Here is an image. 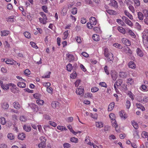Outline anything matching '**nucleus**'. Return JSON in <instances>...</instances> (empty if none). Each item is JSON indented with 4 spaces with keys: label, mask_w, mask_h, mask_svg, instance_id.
Listing matches in <instances>:
<instances>
[{
    "label": "nucleus",
    "mask_w": 148,
    "mask_h": 148,
    "mask_svg": "<svg viewBox=\"0 0 148 148\" xmlns=\"http://www.w3.org/2000/svg\"><path fill=\"white\" fill-rule=\"evenodd\" d=\"M104 54L105 57L108 58L107 60L109 62H113L114 59L113 54L108 51V48H105L104 49Z\"/></svg>",
    "instance_id": "nucleus-1"
},
{
    "label": "nucleus",
    "mask_w": 148,
    "mask_h": 148,
    "mask_svg": "<svg viewBox=\"0 0 148 148\" xmlns=\"http://www.w3.org/2000/svg\"><path fill=\"white\" fill-rule=\"evenodd\" d=\"M90 23H88L87 24V26L88 28H90L89 25L92 27V25H95L97 23V20L96 18L94 17H91L89 19Z\"/></svg>",
    "instance_id": "nucleus-2"
},
{
    "label": "nucleus",
    "mask_w": 148,
    "mask_h": 148,
    "mask_svg": "<svg viewBox=\"0 0 148 148\" xmlns=\"http://www.w3.org/2000/svg\"><path fill=\"white\" fill-rule=\"evenodd\" d=\"M84 89L82 86H80L79 88H77L76 90V93L79 95L83 96L84 94Z\"/></svg>",
    "instance_id": "nucleus-3"
},
{
    "label": "nucleus",
    "mask_w": 148,
    "mask_h": 148,
    "mask_svg": "<svg viewBox=\"0 0 148 148\" xmlns=\"http://www.w3.org/2000/svg\"><path fill=\"white\" fill-rule=\"evenodd\" d=\"M66 67L67 71H71L72 69H73L74 70H75L77 68V67L76 64H75L73 65V66L71 64L69 63L66 66Z\"/></svg>",
    "instance_id": "nucleus-4"
},
{
    "label": "nucleus",
    "mask_w": 148,
    "mask_h": 148,
    "mask_svg": "<svg viewBox=\"0 0 148 148\" xmlns=\"http://www.w3.org/2000/svg\"><path fill=\"white\" fill-rule=\"evenodd\" d=\"M9 104L7 102H4L1 103L2 108L4 110H7L9 107Z\"/></svg>",
    "instance_id": "nucleus-5"
},
{
    "label": "nucleus",
    "mask_w": 148,
    "mask_h": 148,
    "mask_svg": "<svg viewBox=\"0 0 148 148\" xmlns=\"http://www.w3.org/2000/svg\"><path fill=\"white\" fill-rule=\"evenodd\" d=\"M110 74L113 79L115 80L117 77V75L116 72L114 70H112L110 72Z\"/></svg>",
    "instance_id": "nucleus-6"
},
{
    "label": "nucleus",
    "mask_w": 148,
    "mask_h": 148,
    "mask_svg": "<svg viewBox=\"0 0 148 148\" xmlns=\"http://www.w3.org/2000/svg\"><path fill=\"white\" fill-rule=\"evenodd\" d=\"M122 42L127 46H130L131 45L130 41L127 39L125 38H123L121 40Z\"/></svg>",
    "instance_id": "nucleus-7"
},
{
    "label": "nucleus",
    "mask_w": 148,
    "mask_h": 148,
    "mask_svg": "<svg viewBox=\"0 0 148 148\" xmlns=\"http://www.w3.org/2000/svg\"><path fill=\"white\" fill-rule=\"evenodd\" d=\"M109 5L115 7H117L118 6L117 2L114 0H111L110 3H109Z\"/></svg>",
    "instance_id": "nucleus-8"
},
{
    "label": "nucleus",
    "mask_w": 148,
    "mask_h": 148,
    "mask_svg": "<svg viewBox=\"0 0 148 148\" xmlns=\"http://www.w3.org/2000/svg\"><path fill=\"white\" fill-rule=\"evenodd\" d=\"M18 138L21 140H23L25 137V134L23 133H19L18 135Z\"/></svg>",
    "instance_id": "nucleus-9"
},
{
    "label": "nucleus",
    "mask_w": 148,
    "mask_h": 148,
    "mask_svg": "<svg viewBox=\"0 0 148 148\" xmlns=\"http://www.w3.org/2000/svg\"><path fill=\"white\" fill-rule=\"evenodd\" d=\"M136 53L137 55L140 57H142L143 55V53L142 51L139 48L136 49Z\"/></svg>",
    "instance_id": "nucleus-10"
},
{
    "label": "nucleus",
    "mask_w": 148,
    "mask_h": 148,
    "mask_svg": "<svg viewBox=\"0 0 148 148\" xmlns=\"http://www.w3.org/2000/svg\"><path fill=\"white\" fill-rule=\"evenodd\" d=\"M5 62L7 64L12 65L13 64H15L16 62L14 60H11L8 59L5 61Z\"/></svg>",
    "instance_id": "nucleus-11"
},
{
    "label": "nucleus",
    "mask_w": 148,
    "mask_h": 148,
    "mask_svg": "<svg viewBox=\"0 0 148 148\" xmlns=\"http://www.w3.org/2000/svg\"><path fill=\"white\" fill-rule=\"evenodd\" d=\"M128 66L130 68L134 69L135 68L136 65L133 62L130 61L129 62Z\"/></svg>",
    "instance_id": "nucleus-12"
},
{
    "label": "nucleus",
    "mask_w": 148,
    "mask_h": 148,
    "mask_svg": "<svg viewBox=\"0 0 148 148\" xmlns=\"http://www.w3.org/2000/svg\"><path fill=\"white\" fill-rule=\"evenodd\" d=\"M59 103L58 101H53L51 103L52 107L54 108H56L59 106Z\"/></svg>",
    "instance_id": "nucleus-13"
},
{
    "label": "nucleus",
    "mask_w": 148,
    "mask_h": 148,
    "mask_svg": "<svg viewBox=\"0 0 148 148\" xmlns=\"http://www.w3.org/2000/svg\"><path fill=\"white\" fill-rule=\"evenodd\" d=\"M124 13L131 20L133 19L132 15L129 12H128L126 10H125L124 11Z\"/></svg>",
    "instance_id": "nucleus-14"
},
{
    "label": "nucleus",
    "mask_w": 148,
    "mask_h": 148,
    "mask_svg": "<svg viewBox=\"0 0 148 148\" xmlns=\"http://www.w3.org/2000/svg\"><path fill=\"white\" fill-rule=\"evenodd\" d=\"M115 105L114 102L110 103L108 106V111H111L113 109Z\"/></svg>",
    "instance_id": "nucleus-15"
},
{
    "label": "nucleus",
    "mask_w": 148,
    "mask_h": 148,
    "mask_svg": "<svg viewBox=\"0 0 148 148\" xmlns=\"http://www.w3.org/2000/svg\"><path fill=\"white\" fill-rule=\"evenodd\" d=\"M125 22L129 26L132 27L133 26V23L132 22L127 18L125 21Z\"/></svg>",
    "instance_id": "nucleus-16"
},
{
    "label": "nucleus",
    "mask_w": 148,
    "mask_h": 148,
    "mask_svg": "<svg viewBox=\"0 0 148 148\" xmlns=\"http://www.w3.org/2000/svg\"><path fill=\"white\" fill-rule=\"evenodd\" d=\"M66 56L70 60L69 62L73 61L74 60V58L72 54H66Z\"/></svg>",
    "instance_id": "nucleus-17"
},
{
    "label": "nucleus",
    "mask_w": 148,
    "mask_h": 148,
    "mask_svg": "<svg viewBox=\"0 0 148 148\" xmlns=\"http://www.w3.org/2000/svg\"><path fill=\"white\" fill-rule=\"evenodd\" d=\"M18 86L21 88H24L26 87V84L24 82H19L17 84Z\"/></svg>",
    "instance_id": "nucleus-18"
},
{
    "label": "nucleus",
    "mask_w": 148,
    "mask_h": 148,
    "mask_svg": "<svg viewBox=\"0 0 148 148\" xmlns=\"http://www.w3.org/2000/svg\"><path fill=\"white\" fill-rule=\"evenodd\" d=\"M118 29L120 32L123 34H125L126 33L125 30L122 27H118Z\"/></svg>",
    "instance_id": "nucleus-19"
},
{
    "label": "nucleus",
    "mask_w": 148,
    "mask_h": 148,
    "mask_svg": "<svg viewBox=\"0 0 148 148\" xmlns=\"http://www.w3.org/2000/svg\"><path fill=\"white\" fill-rule=\"evenodd\" d=\"M132 125L135 129H137L138 128V124L134 121H131Z\"/></svg>",
    "instance_id": "nucleus-20"
},
{
    "label": "nucleus",
    "mask_w": 148,
    "mask_h": 148,
    "mask_svg": "<svg viewBox=\"0 0 148 148\" xmlns=\"http://www.w3.org/2000/svg\"><path fill=\"white\" fill-rule=\"evenodd\" d=\"M92 38L94 40L96 41H99V35L97 34H94L93 35Z\"/></svg>",
    "instance_id": "nucleus-21"
},
{
    "label": "nucleus",
    "mask_w": 148,
    "mask_h": 148,
    "mask_svg": "<svg viewBox=\"0 0 148 148\" xmlns=\"http://www.w3.org/2000/svg\"><path fill=\"white\" fill-rule=\"evenodd\" d=\"M136 106L138 108H140L142 110V111H144L145 109L144 107L140 103H136Z\"/></svg>",
    "instance_id": "nucleus-22"
},
{
    "label": "nucleus",
    "mask_w": 148,
    "mask_h": 148,
    "mask_svg": "<svg viewBox=\"0 0 148 148\" xmlns=\"http://www.w3.org/2000/svg\"><path fill=\"white\" fill-rule=\"evenodd\" d=\"M30 107L32 109L33 111H35L38 109L37 106L34 103H32L30 104Z\"/></svg>",
    "instance_id": "nucleus-23"
},
{
    "label": "nucleus",
    "mask_w": 148,
    "mask_h": 148,
    "mask_svg": "<svg viewBox=\"0 0 148 148\" xmlns=\"http://www.w3.org/2000/svg\"><path fill=\"white\" fill-rule=\"evenodd\" d=\"M78 139L77 138L74 137H71L70 138V141L73 143H77L78 142Z\"/></svg>",
    "instance_id": "nucleus-24"
},
{
    "label": "nucleus",
    "mask_w": 148,
    "mask_h": 148,
    "mask_svg": "<svg viewBox=\"0 0 148 148\" xmlns=\"http://www.w3.org/2000/svg\"><path fill=\"white\" fill-rule=\"evenodd\" d=\"M2 36H5L8 35L9 33V31H8L4 30L1 31Z\"/></svg>",
    "instance_id": "nucleus-25"
},
{
    "label": "nucleus",
    "mask_w": 148,
    "mask_h": 148,
    "mask_svg": "<svg viewBox=\"0 0 148 148\" xmlns=\"http://www.w3.org/2000/svg\"><path fill=\"white\" fill-rule=\"evenodd\" d=\"M138 15L139 19L142 20L143 18V15L141 12H138Z\"/></svg>",
    "instance_id": "nucleus-26"
},
{
    "label": "nucleus",
    "mask_w": 148,
    "mask_h": 148,
    "mask_svg": "<svg viewBox=\"0 0 148 148\" xmlns=\"http://www.w3.org/2000/svg\"><path fill=\"white\" fill-rule=\"evenodd\" d=\"M67 128L69 129L70 131L72 133H73V134L75 135H76L77 134V132H75L73 130L72 128V127L71 125H69L67 126Z\"/></svg>",
    "instance_id": "nucleus-27"
},
{
    "label": "nucleus",
    "mask_w": 148,
    "mask_h": 148,
    "mask_svg": "<svg viewBox=\"0 0 148 148\" xmlns=\"http://www.w3.org/2000/svg\"><path fill=\"white\" fill-rule=\"evenodd\" d=\"M77 73L76 71H74L73 73L70 74V77L72 79L75 78L77 76Z\"/></svg>",
    "instance_id": "nucleus-28"
},
{
    "label": "nucleus",
    "mask_w": 148,
    "mask_h": 148,
    "mask_svg": "<svg viewBox=\"0 0 148 148\" xmlns=\"http://www.w3.org/2000/svg\"><path fill=\"white\" fill-rule=\"evenodd\" d=\"M96 125L97 127L101 128L103 126V124L101 122H96Z\"/></svg>",
    "instance_id": "nucleus-29"
},
{
    "label": "nucleus",
    "mask_w": 148,
    "mask_h": 148,
    "mask_svg": "<svg viewBox=\"0 0 148 148\" xmlns=\"http://www.w3.org/2000/svg\"><path fill=\"white\" fill-rule=\"evenodd\" d=\"M119 76L123 78H124L126 77L127 75L125 72H120V73Z\"/></svg>",
    "instance_id": "nucleus-30"
},
{
    "label": "nucleus",
    "mask_w": 148,
    "mask_h": 148,
    "mask_svg": "<svg viewBox=\"0 0 148 148\" xmlns=\"http://www.w3.org/2000/svg\"><path fill=\"white\" fill-rule=\"evenodd\" d=\"M0 122L3 125H5L6 122L5 118L2 117L0 118Z\"/></svg>",
    "instance_id": "nucleus-31"
},
{
    "label": "nucleus",
    "mask_w": 148,
    "mask_h": 148,
    "mask_svg": "<svg viewBox=\"0 0 148 148\" xmlns=\"http://www.w3.org/2000/svg\"><path fill=\"white\" fill-rule=\"evenodd\" d=\"M14 107L15 108L18 109L20 108V105L18 104V102H15L14 103Z\"/></svg>",
    "instance_id": "nucleus-32"
},
{
    "label": "nucleus",
    "mask_w": 148,
    "mask_h": 148,
    "mask_svg": "<svg viewBox=\"0 0 148 148\" xmlns=\"http://www.w3.org/2000/svg\"><path fill=\"white\" fill-rule=\"evenodd\" d=\"M115 82L117 86H120L123 83V80L122 79H119Z\"/></svg>",
    "instance_id": "nucleus-33"
},
{
    "label": "nucleus",
    "mask_w": 148,
    "mask_h": 148,
    "mask_svg": "<svg viewBox=\"0 0 148 148\" xmlns=\"http://www.w3.org/2000/svg\"><path fill=\"white\" fill-rule=\"evenodd\" d=\"M113 46L116 47L120 49H121L122 48V47L121 45L118 43H115L113 44Z\"/></svg>",
    "instance_id": "nucleus-34"
},
{
    "label": "nucleus",
    "mask_w": 148,
    "mask_h": 148,
    "mask_svg": "<svg viewBox=\"0 0 148 148\" xmlns=\"http://www.w3.org/2000/svg\"><path fill=\"white\" fill-rule=\"evenodd\" d=\"M24 34L27 38H31V34L29 32H25L24 33Z\"/></svg>",
    "instance_id": "nucleus-35"
},
{
    "label": "nucleus",
    "mask_w": 148,
    "mask_h": 148,
    "mask_svg": "<svg viewBox=\"0 0 148 148\" xmlns=\"http://www.w3.org/2000/svg\"><path fill=\"white\" fill-rule=\"evenodd\" d=\"M8 138L10 140H13L14 138V136L13 134L9 133L7 136Z\"/></svg>",
    "instance_id": "nucleus-36"
},
{
    "label": "nucleus",
    "mask_w": 148,
    "mask_h": 148,
    "mask_svg": "<svg viewBox=\"0 0 148 148\" xmlns=\"http://www.w3.org/2000/svg\"><path fill=\"white\" fill-rule=\"evenodd\" d=\"M1 87V88L4 90H7L9 89V87H8V84L6 85L4 84L2 85Z\"/></svg>",
    "instance_id": "nucleus-37"
},
{
    "label": "nucleus",
    "mask_w": 148,
    "mask_h": 148,
    "mask_svg": "<svg viewBox=\"0 0 148 148\" xmlns=\"http://www.w3.org/2000/svg\"><path fill=\"white\" fill-rule=\"evenodd\" d=\"M116 22L118 23H120L122 26H124L125 25V24L124 23L121 19H117L116 20Z\"/></svg>",
    "instance_id": "nucleus-38"
},
{
    "label": "nucleus",
    "mask_w": 148,
    "mask_h": 148,
    "mask_svg": "<svg viewBox=\"0 0 148 148\" xmlns=\"http://www.w3.org/2000/svg\"><path fill=\"white\" fill-rule=\"evenodd\" d=\"M109 116L110 118L112 120L114 121V120H115L114 118H115V115L114 113H111L110 114Z\"/></svg>",
    "instance_id": "nucleus-39"
},
{
    "label": "nucleus",
    "mask_w": 148,
    "mask_h": 148,
    "mask_svg": "<svg viewBox=\"0 0 148 148\" xmlns=\"http://www.w3.org/2000/svg\"><path fill=\"white\" fill-rule=\"evenodd\" d=\"M23 128L24 130L26 131V132H29L31 130V128L30 126L26 127V126L25 125H24L23 126Z\"/></svg>",
    "instance_id": "nucleus-40"
},
{
    "label": "nucleus",
    "mask_w": 148,
    "mask_h": 148,
    "mask_svg": "<svg viewBox=\"0 0 148 148\" xmlns=\"http://www.w3.org/2000/svg\"><path fill=\"white\" fill-rule=\"evenodd\" d=\"M114 121L112 123V125L113 127H115L116 130V131L118 132L117 130L116 129V128L117 127H118V125L117 124V123L116 122V120H114Z\"/></svg>",
    "instance_id": "nucleus-41"
},
{
    "label": "nucleus",
    "mask_w": 148,
    "mask_h": 148,
    "mask_svg": "<svg viewBox=\"0 0 148 148\" xmlns=\"http://www.w3.org/2000/svg\"><path fill=\"white\" fill-rule=\"evenodd\" d=\"M106 11L108 13V14L110 15H113L114 14V13L115 12V11L112 10H106Z\"/></svg>",
    "instance_id": "nucleus-42"
},
{
    "label": "nucleus",
    "mask_w": 148,
    "mask_h": 148,
    "mask_svg": "<svg viewBox=\"0 0 148 148\" xmlns=\"http://www.w3.org/2000/svg\"><path fill=\"white\" fill-rule=\"evenodd\" d=\"M40 14L43 18L44 20H47V19L46 14L43 12H41L40 13Z\"/></svg>",
    "instance_id": "nucleus-43"
},
{
    "label": "nucleus",
    "mask_w": 148,
    "mask_h": 148,
    "mask_svg": "<svg viewBox=\"0 0 148 148\" xmlns=\"http://www.w3.org/2000/svg\"><path fill=\"white\" fill-rule=\"evenodd\" d=\"M20 119L21 121L24 122H25L27 120L26 117L25 116H21L20 118Z\"/></svg>",
    "instance_id": "nucleus-44"
},
{
    "label": "nucleus",
    "mask_w": 148,
    "mask_h": 148,
    "mask_svg": "<svg viewBox=\"0 0 148 148\" xmlns=\"http://www.w3.org/2000/svg\"><path fill=\"white\" fill-rule=\"evenodd\" d=\"M42 9L43 10L45 13L47 12V7L46 5H43L42 6Z\"/></svg>",
    "instance_id": "nucleus-45"
},
{
    "label": "nucleus",
    "mask_w": 148,
    "mask_h": 148,
    "mask_svg": "<svg viewBox=\"0 0 148 148\" xmlns=\"http://www.w3.org/2000/svg\"><path fill=\"white\" fill-rule=\"evenodd\" d=\"M128 33L129 34L132 36L133 37V38H135L136 36V35L134 33L132 32V30H129L128 31Z\"/></svg>",
    "instance_id": "nucleus-46"
},
{
    "label": "nucleus",
    "mask_w": 148,
    "mask_h": 148,
    "mask_svg": "<svg viewBox=\"0 0 148 148\" xmlns=\"http://www.w3.org/2000/svg\"><path fill=\"white\" fill-rule=\"evenodd\" d=\"M131 106V103L130 101L129 100H127L126 102V108L127 109H129Z\"/></svg>",
    "instance_id": "nucleus-47"
},
{
    "label": "nucleus",
    "mask_w": 148,
    "mask_h": 148,
    "mask_svg": "<svg viewBox=\"0 0 148 148\" xmlns=\"http://www.w3.org/2000/svg\"><path fill=\"white\" fill-rule=\"evenodd\" d=\"M64 36L63 37V38L65 40L67 38V37L68 36V31L67 30L65 32H64Z\"/></svg>",
    "instance_id": "nucleus-48"
},
{
    "label": "nucleus",
    "mask_w": 148,
    "mask_h": 148,
    "mask_svg": "<svg viewBox=\"0 0 148 148\" xmlns=\"http://www.w3.org/2000/svg\"><path fill=\"white\" fill-rule=\"evenodd\" d=\"M77 11V9L76 8H73L72 10V13L73 14H76Z\"/></svg>",
    "instance_id": "nucleus-49"
},
{
    "label": "nucleus",
    "mask_w": 148,
    "mask_h": 148,
    "mask_svg": "<svg viewBox=\"0 0 148 148\" xmlns=\"http://www.w3.org/2000/svg\"><path fill=\"white\" fill-rule=\"evenodd\" d=\"M99 90V89L96 87L93 88L91 89V91L92 92H96Z\"/></svg>",
    "instance_id": "nucleus-50"
},
{
    "label": "nucleus",
    "mask_w": 148,
    "mask_h": 148,
    "mask_svg": "<svg viewBox=\"0 0 148 148\" xmlns=\"http://www.w3.org/2000/svg\"><path fill=\"white\" fill-rule=\"evenodd\" d=\"M36 103L39 105H42L44 103V101L43 100H37Z\"/></svg>",
    "instance_id": "nucleus-51"
},
{
    "label": "nucleus",
    "mask_w": 148,
    "mask_h": 148,
    "mask_svg": "<svg viewBox=\"0 0 148 148\" xmlns=\"http://www.w3.org/2000/svg\"><path fill=\"white\" fill-rule=\"evenodd\" d=\"M63 146L64 148H68L71 147V145L68 143H66L63 145Z\"/></svg>",
    "instance_id": "nucleus-52"
},
{
    "label": "nucleus",
    "mask_w": 148,
    "mask_h": 148,
    "mask_svg": "<svg viewBox=\"0 0 148 148\" xmlns=\"http://www.w3.org/2000/svg\"><path fill=\"white\" fill-rule=\"evenodd\" d=\"M143 13L144 14V16L146 17L148 16V11L147 10L145 9L143 10Z\"/></svg>",
    "instance_id": "nucleus-53"
},
{
    "label": "nucleus",
    "mask_w": 148,
    "mask_h": 148,
    "mask_svg": "<svg viewBox=\"0 0 148 148\" xmlns=\"http://www.w3.org/2000/svg\"><path fill=\"white\" fill-rule=\"evenodd\" d=\"M24 73L26 75H27L30 74L31 72L29 69H27L25 70Z\"/></svg>",
    "instance_id": "nucleus-54"
},
{
    "label": "nucleus",
    "mask_w": 148,
    "mask_h": 148,
    "mask_svg": "<svg viewBox=\"0 0 148 148\" xmlns=\"http://www.w3.org/2000/svg\"><path fill=\"white\" fill-rule=\"evenodd\" d=\"M129 8L130 9V10L132 12H134V11H135L134 9V7H133V6L132 5H129Z\"/></svg>",
    "instance_id": "nucleus-55"
},
{
    "label": "nucleus",
    "mask_w": 148,
    "mask_h": 148,
    "mask_svg": "<svg viewBox=\"0 0 148 148\" xmlns=\"http://www.w3.org/2000/svg\"><path fill=\"white\" fill-rule=\"evenodd\" d=\"M30 44L32 45V47H33L35 48H38V47L36 45V44H35V43L34 42H30Z\"/></svg>",
    "instance_id": "nucleus-56"
},
{
    "label": "nucleus",
    "mask_w": 148,
    "mask_h": 148,
    "mask_svg": "<svg viewBox=\"0 0 148 148\" xmlns=\"http://www.w3.org/2000/svg\"><path fill=\"white\" fill-rule=\"evenodd\" d=\"M99 85L102 87H103L105 88L107 87V85L104 82H101L99 83Z\"/></svg>",
    "instance_id": "nucleus-57"
},
{
    "label": "nucleus",
    "mask_w": 148,
    "mask_h": 148,
    "mask_svg": "<svg viewBox=\"0 0 148 148\" xmlns=\"http://www.w3.org/2000/svg\"><path fill=\"white\" fill-rule=\"evenodd\" d=\"M53 89L52 88L50 87H47V91L49 93H51L52 92Z\"/></svg>",
    "instance_id": "nucleus-58"
},
{
    "label": "nucleus",
    "mask_w": 148,
    "mask_h": 148,
    "mask_svg": "<svg viewBox=\"0 0 148 148\" xmlns=\"http://www.w3.org/2000/svg\"><path fill=\"white\" fill-rule=\"evenodd\" d=\"M104 70L106 74H107V75H109V73L108 70V66H105L104 67Z\"/></svg>",
    "instance_id": "nucleus-59"
},
{
    "label": "nucleus",
    "mask_w": 148,
    "mask_h": 148,
    "mask_svg": "<svg viewBox=\"0 0 148 148\" xmlns=\"http://www.w3.org/2000/svg\"><path fill=\"white\" fill-rule=\"evenodd\" d=\"M80 82V80H77L75 82V86L76 87H77L79 85V84Z\"/></svg>",
    "instance_id": "nucleus-60"
},
{
    "label": "nucleus",
    "mask_w": 148,
    "mask_h": 148,
    "mask_svg": "<svg viewBox=\"0 0 148 148\" xmlns=\"http://www.w3.org/2000/svg\"><path fill=\"white\" fill-rule=\"evenodd\" d=\"M46 145L43 144L42 143H40L38 144V146L39 148H44L45 147Z\"/></svg>",
    "instance_id": "nucleus-61"
},
{
    "label": "nucleus",
    "mask_w": 148,
    "mask_h": 148,
    "mask_svg": "<svg viewBox=\"0 0 148 148\" xmlns=\"http://www.w3.org/2000/svg\"><path fill=\"white\" fill-rule=\"evenodd\" d=\"M86 22V20L85 18L84 17L81 18V23L82 24H85Z\"/></svg>",
    "instance_id": "nucleus-62"
},
{
    "label": "nucleus",
    "mask_w": 148,
    "mask_h": 148,
    "mask_svg": "<svg viewBox=\"0 0 148 148\" xmlns=\"http://www.w3.org/2000/svg\"><path fill=\"white\" fill-rule=\"evenodd\" d=\"M12 119L14 121H16L17 120V116L16 115L14 114L12 116Z\"/></svg>",
    "instance_id": "nucleus-63"
},
{
    "label": "nucleus",
    "mask_w": 148,
    "mask_h": 148,
    "mask_svg": "<svg viewBox=\"0 0 148 148\" xmlns=\"http://www.w3.org/2000/svg\"><path fill=\"white\" fill-rule=\"evenodd\" d=\"M135 4L136 6H138L140 5V3L139 0H134Z\"/></svg>",
    "instance_id": "nucleus-64"
}]
</instances>
